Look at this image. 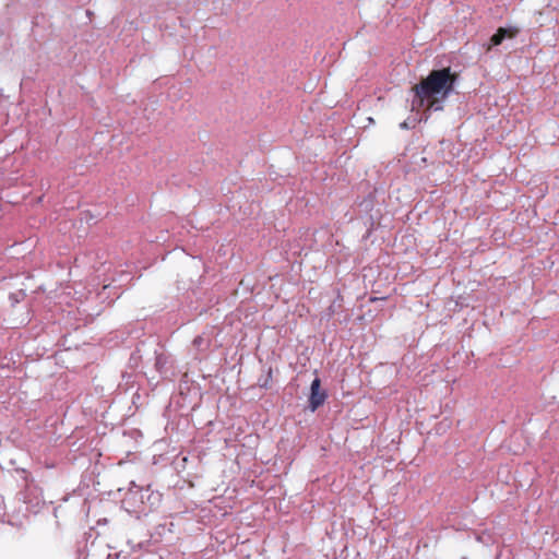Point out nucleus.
Here are the masks:
<instances>
[{
    "mask_svg": "<svg viewBox=\"0 0 559 559\" xmlns=\"http://www.w3.org/2000/svg\"><path fill=\"white\" fill-rule=\"evenodd\" d=\"M400 128H401V129H404V130H408V129H411V128H412V126L408 123V121H407V120H405V121H403V122H401V123H400Z\"/></svg>",
    "mask_w": 559,
    "mask_h": 559,
    "instance_id": "obj_9",
    "label": "nucleus"
},
{
    "mask_svg": "<svg viewBox=\"0 0 559 559\" xmlns=\"http://www.w3.org/2000/svg\"><path fill=\"white\" fill-rule=\"evenodd\" d=\"M40 201H41V198H40V197L36 199L37 204H38Z\"/></svg>",
    "mask_w": 559,
    "mask_h": 559,
    "instance_id": "obj_11",
    "label": "nucleus"
},
{
    "mask_svg": "<svg viewBox=\"0 0 559 559\" xmlns=\"http://www.w3.org/2000/svg\"><path fill=\"white\" fill-rule=\"evenodd\" d=\"M460 75L451 67L431 70L412 87V108H426L429 111L443 109V102L455 91Z\"/></svg>",
    "mask_w": 559,
    "mask_h": 559,
    "instance_id": "obj_1",
    "label": "nucleus"
},
{
    "mask_svg": "<svg viewBox=\"0 0 559 559\" xmlns=\"http://www.w3.org/2000/svg\"><path fill=\"white\" fill-rule=\"evenodd\" d=\"M211 341L207 337H204L202 335H198L193 340V345L197 347L198 350H206L210 347Z\"/></svg>",
    "mask_w": 559,
    "mask_h": 559,
    "instance_id": "obj_6",
    "label": "nucleus"
},
{
    "mask_svg": "<svg viewBox=\"0 0 559 559\" xmlns=\"http://www.w3.org/2000/svg\"><path fill=\"white\" fill-rule=\"evenodd\" d=\"M143 358L142 348L138 346L130 355L129 364L131 367H136Z\"/></svg>",
    "mask_w": 559,
    "mask_h": 559,
    "instance_id": "obj_8",
    "label": "nucleus"
},
{
    "mask_svg": "<svg viewBox=\"0 0 559 559\" xmlns=\"http://www.w3.org/2000/svg\"><path fill=\"white\" fill-rule=\"evenodd\" d=\"M272 381V368L270 367L266 370L264 376L259 377L258 385L262 389H267L270 386V382Z\"/></svg>",
    "mask_w": 559,
    "mask_h": 559,
    "instance_id": "obj_7",
    "label": "nucleus"
},
{
    "mask_svg": "<svg viewBox=\"0 0 559 559\" xmlns=\"http://www.w3.org/2000/svg\"><path fill=\"white\" fill-rule=\"evenodd\" d=\"M520 29L514 26L499 27L495 34L490 37V46H499L507 38H514L519 34Z\"/></svg>",
    "mask_w": 559,
    "mask_h": 559,
    "instance_id": "obj_4",
    "label": "nucleus"
},
{
    "mask_svg": "<svg viewBox=\"0 0 559 559\" xmlns=\"http://www.w3.org/2000/svg\"><path fill=\"white\" fill-rule=\"evenodd\" d=\"M158 501V493H154L148 487L143 488L132 481L128 492L122 499V504L128 512H143L146 503L150 509H152Z\"/></svg>",
    "mask_w": 559,
    "mask_h": 559,
    "instance_id": "obj_2",
    "label": "nucleus"
},
{
    "mask_svg": "<svg viewBox=\"0 0 559 559\" xmlns=\"http://www.w3.org/2000/svg\"><path fill=\"white\" fill-rule=\"evenodd\" d=\"M52 512H53V515L57 516V514H56L57 508L56 507L52 509Z\"/></svg>",
    "mask_w": 559,
    "mask_h": 559,
    "instance_id": "obj_10",
    "label": "nucleus"
},
{
    "mask_svg": "<svg viewBox=\"0 0 559 559\" xmlns=\"http://www.w3.org/2000/svg\"><path fill=\"white\" fill-rule=\"evenodd\" d=\"M326 399L328 392L321 389V380L319 377H316L310 384V394L308 399L309 411L314 413L324 404Z\"/></svg>",
    "mask_w": 559,
    "mask_h": 559,
    "instance_id": "obj_3",
    "label": "nucleus"
},
{
    "mask_svg": "<svg viewBox=\"0 0 559 559\" xmlns=\"http://www.w3.org/2000/svg\"><path fill=\"white\" fill-rule=\"evenodd\" d=\"M153 356H154V360H155V369L159 372V373H166L167 372V365H168V356H166L163 350H158L157 348L154 349L153 352Z\"/></svg>",
    "mask_w": 559,
    "mask_h": 559,
    "instance_id": "obj_5",
    "label": "nucleus"
}]
</instances>
